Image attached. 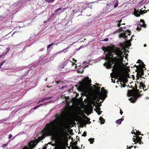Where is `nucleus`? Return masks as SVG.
Masks as SVG:
<instances>
[{"label":"nucleus","instance_id":"f257e3e1","mask_svg":"<svg viewBox=\"0 0 149 149\" xmlns=\"http://www.w3.org/2000/svg\"><path fill=\"white\" fill-rule=\"evenodd\" d=\"M114 52L115 54L117 56L115 58L117 64L114 69L115 71L114 73L116 77L119 78V81L121 82L122 80L121 74L123 68L121 63L123 62V58L124 56L123 55V52L120 50V48H116Z\"/></svg>","mask_w":149,"mask_h":149},{"label":"nucleus","instance_id":"f03ea898","mask_svg":"<svg viewBox=\"0 0 149 149\" xmlns=\"http://www.w3.org/2000/svg\"><path fill=\"white\" fill-rule=\"evenodd\" d=\"M76 97H75V121H78L81 124H83L86 123V124H90L91 122L90 121V119L87 117L85 116L84 120L81 116H77L76 112Z\"/></svg>","mask_w":149,"mask_h":149},{"label":"nucleus","instance_id":"7ed1b4c3","mask_svg":"<svg viewBox=\"0 0 149 149\" xmlns=\"http://www.w3.org/2000/svg\"><path fill=\"white\" fill-rule=\"evenodd\" d=\"M46 126L48 131L51 132H54L59 128V122L57 120L52 121L50 123L47 124Z\"/></svg>","mask_w":149,"mask_h":149},{"label":"nucleus","instance_id":"20e7f679","mask_svg":"<svg viewBox=\"0 0 149 149\" xmlns=\"http://www.w3.org/2000/svg\"><path fill=\"white\" fill-rule=\"evenodd\" d=\"M127 96L129 97L132 96L129 99L131 102L134 103L140 97V94L136 93L134 90H128L127 91Z\"/></svg>","mask_w":149,"mask_h":149},{"label":"nucleus","instance_id":"39448f33","mask_svg":"<svg viewBox=\"0 0 149 149\" xmlns=\"http://www.w3.org/2000/svg\"><path fill=\"white\" fill-rule=\"evenodd\" d=\"M91 83V79H89L88 77L84 78L81 82H80V84L83 88L84 91H86L85 89L88 87Z\"/></svg>","mask_w":149,"mask_h":149},{"label":"nucleus","instance_id":"423d86ee","mask_svg":"<svg viewBox=\"0 0 149 149\" xmlns=\"http://www.w3.org/2000/svg\"><path fill=\"white\" fill-rule=\"evenodd\" d=\"M139 65H139H135L134 66L137 69L136 70V72H137V77L142 78V76L144 74L143 68Z\"/></svg>","mask_w":149,"mask_h":149},{"label":"nucleus","instance_id":"0eeeda50","mask_svg":"<svg viewBox=\"0 0 149 149\" xmlns=\"http://www.w3.org/2000/svg\"><path fill=\"white\" fill-rule=\"evenodd\" d=\"M107 91H105V93L103 94H96L95 96L94 97L95 100L96 101H98V102H97V103L99 104V102L100 101V99L103 101L106 97L107 94Z\"/></svg>","mask_w":149,"mask_h":149},{"label":"nucleus","instance_id":"6e6552de","mask_svg":"<svg viewBox=\"0 0 149 149\" xmlns=\"http://www.w3.org/2000/svg\"><path fill=\"white\" fill-rule=\"evenodd\" d=\"M116 48H119L118 47H116L115 46H113L112 47H111V49L112 51L111 50H105L104 49H103V51H104L106 52H108V53H107L106 55V58H112L113 55V54H112V53H114V50H115V49Z\"/></svg>","mask_w":149,"mask_h":149},{"label":"nucleus","instance_id":"1a4fd4ad","mask_svg":"<svg viewBox=\"0 0 149 149\" xmlns=\"http://www.w3.org/2000/svg\"><path fill=\"white\" fill-rule=\"evenodd\" d=\"M74 98H73V102H71L70 103H67L66 105L67 108L70 110L71 111H73L74 112Z\"/></svg>","mask_w":149,"mask_h":149},{"label":"nucleus","instance_id":"9d476101","mask_svg":"<svg viewBox=\"0 0 149 149\" xmlns=\"http://www.w3.org/2000/svg\"><path fill=\"white\" fill-rule=\"evenodd\" d=\"M140 22L142 23H139L137 27L136 28V30L138 31H140L141 30L140 28L141 27H143L146 28L147 26L145 24L144 20L142 19H141L140 20Z\"/></svg>","mask_w":149,"mask_h":149},{"label":"nucleus","instance_id":"9b49d317","mask_svg":"<svg viewBox=\"0 0 149 149\" xmlns=\"http://www.w3.org/2000/svg\"><path fill=\"white\" fill-rule=\"evenodd\" d=\"M46 57V56H41V57H40L39 61V65L41 64H44L45 62L50 61V60L46 61V59L45 58Z\"/></svg>","mask_w":149,"mask_h":149},{"label":"nucleus","instance_id":"f8f14e48","mask_svg":"<svg viewBox=\"0 0 149 149\" xmlns=\"http://www.w3.org/2000/svg\"><path fill=\"white\" fill-rule=\"evenodd\" d=\"M106 59L108 61L107 64V65L111 67V65L113 63V61L112 60V58H106Z\"/></svg>","mask_w":149,"mask_h":149},{"label":"nucleus","instance_id":"ddd939ff","mask_svg":"<svg viewBox=\"0 0 149 149\" xmlns=\"http://www.w3.org/2000/svg\"><path fill=\"white\" fill-rule=\"evenodd\" d=\"M142 137L141 136L140 137L138 136H136V138L135 139L134 138H133V139L134 140V142H136V143H139V144H141V140L142 139Z\"/></svg>","mask_w":149,"mask_h":149},{"label":"nucleus","instance_id":"4468645a","mask_svg":"<svg viewBox=\"0 0 149 149\" xmlns=\"http://www.w3.org/2000/svg\"><path fill=\"white\" fill-rule=\"evenodd\" d=\"M141 10H136V8L134 9V11L133 12V14L136 17H140L141 15L140 14Z\"/></svg>","mask_w":149,"mask_h":149},{"label":"nucleus","instance_id":"2eb2a0df","mask_svg":"<svg viewBox=\"0 0 149 149\" xmlns=\"http://www.w3.org/2000/svg\"><path fill=\"white\" fill-rule=\"evenodd\" d=\"M36 144L35 143V142L33 141L30 142L28 144L29 147L31 148L35 147L36 146Z\"/></svg>","mask_w":149,"mask_h":149},{"label":"nucleus","instance_id":"dca6fc26","mask_svg":"<svg viewBox=\"0 0 149 149\" xmlns=\"http://www.w3.org/2000/svg\"><path fill=\"white\" fill-rule=\"evenodd\" d=\"M76 140L78 139L77 141H75V149H80V146L77 145V142L78 141H79V137L78 136H76Z\"/></svg>","mask_w":149,"mask_h":149},{"label":"nucleus","instance_id":"f3484780","mask_svg":"<svg viewBox=\"0 0 149 149\" xmlns=\"http://www.w3.org/2000/svg\"><path fill=\"white\" fill-rule=\"evenodd\" d=\"M53 102L52 101H50L49 102H46V103H44L43 104H40V105L37 106H36V107H35L34 108V109L35 110L37 108H38V107H40V106H43V105H47L49 103L51 102Z\"/></svg>","mask_w":149,"mask_h":149},{"label":"nucleus","instance_id":"a211bd4d","mask_svg":"<svg viewBox=\"0 0 149 149\" xmlns=\"http://www.w3.org/2000/svg\"><path fill=\"white\" fill-rule=\"evenodd\" d=\"M100 87H97L96 89V94H103V93H105V91H104L103 93H100Z\"/></svg>","mask_w":149,"mask_h":149},{"label":"nucleus","instance_id":"6ab92c4d","mask_svg":"<svg viewBox=\"0 0 149 149\" xmlns=\"http://www.w3.org/2000/svg\"><path fill=\"white\" fill-rule=\"evenodd\" d=\"M101 105V104H100V106H98L97 108V109L96 110V112L99 115H100L101 114V113L102 112V111H100V107Z\"/></svg>","mask_w":149,"mask_h":149},{"label":"nucleus","instance_id":"aec40b11","mask_svg":"<svg viewBox=\"0 0 149 149\" xmlns=\"http://www.w3.org/2000/svg\"><path fill=\"white\" fill-rule=\"evenodd\" d=\"M61 8H59L58 9H56L54 11L55 12V14L57 15L58 14H60L61 13L60 12V11L61 10Z\"/></svg>","mask_w":149,"mask_h":149},{"label":"nucleus","instance_id":"412c9836","mask_svg":"<svg viewBox=\"0 0 149 149\" xmlns=\"http://www.w3.org/2000/svg\"><path fill=\"white\" fill-rule=\"evenodd\" d=\"M10 49V47H8L7 48V51L6 52H3V53L0 56V57L1 56H3L4 55H6L8 53V52L9 51Z\"/></svg>","mask_w":149,"mask_h":149},{"label":"nucleus","instance_id":"4be33fe9","mask_svg":"<svg viewBox=\"0 0 149 149\" xmlns=\"http://www.w3.org/2000/svg\"><path fill=\"white\" fill-rule=\"evenodd\" d=\"M99 120L102 122V124H104V123L105 120L102 116H101L100 117Z\"/></svg>","mask_w":149,"mask_h":149},{"label":"nucleus","instance_id":"5701e85b","mask_svg":"<svg viewBox=\"0 0 149 149\" xmlns=\"http://www.w3.org/2000/svg\"><path fill=\"white\" fill-rule=\"evenodd\" d=\"M94 138H90L88 139V141H90V143L92 144L94 141Z\"/></svg>","mask_w":149,"mask_h":149},{"label":"nucleus","instance_id":"b1692460","mask_svg":"<svg viewBox=\"0 0 149 149\" xmlns=\"http://www.w3.org/2000/svg\"><path fill=\"white\" fill-rule=\"evenodd\" d=\"M122 122L121 120L120 119L116 120V123L119 125L121 124Z\"/></svg>","mask_w":149,"mask_h":149},{"label":"nucleus","instance_id":"393cba45","mask_svg":"<svg viewBox=\"0 0 149 149\" xmlns=\"http://www.w3.org/2000/svg\"><path fill=\"white\" fill-rule=\"evenodd\" d=\"M38 66V65H33V66H31V69L32 70H34L35 68H36L37 69L38 68H37V67Z\"/></svg>","mask_w":149,"mask_h":149},{"label":"nucleus","instance_id":"a878e982","mask_svg":"<svg viewBox=\"0 0 149 149\" xmlns=\"http://www.w3.org/2000/svg\"><path fill=\"white\" fill-rule=\"evenodd\" d=\"M146 12H147L146 10H141V12H140L141 15H142L144 13H145Z\"/></svg>","mask_w":149,"mask_h":149},{"label":"nucleus","instance_id":"bb28decb","mask_svg":"<svg viewBox=\"0 0 149 149\" xmlns=\"http://www.w3.org/2000/svg\"><path fill=\"white\" fill-rule=\"evenodd\" d=\"M123 30V28L122 27H120V28H119L116 31L115 33H116L117 32H119Z\"/></svg>","mask_w":149,"mask_h":149},{"label":"nucleus","instance_id":"cd10ccee","mask_svg":"<svg viewBox=\"0 0 149 149\" xmlns=\"http://www.w3.org/2000/svg\"><path fill=\"white\" fill-rule=\"evenodd\" d=\"M125 33H121V34H120V35H119V37L120 38H123V37L124 36H125Z\"/></svg>","mask_w":149,"mask_h":149},{"label":"nucleus","instance_id":"c85d7f7f","mask_svg":"<svg viewBox=\"0 0 149 149\" xmlns=\"http://www.w3.org/2000/svg\"><path fill=\"white\" fill-rule=\"evenodd\" d=\"M134 133L135 135H139L141 134L140 132L139 131L137 132V131H136L135 133L134 132Z\"/></svg>","mask_w":149,"mask_h":149},{"label":"nucleus","instance_id":"c756f323","mask_svg":"<svg viewBox=\"0 0 149 149\" xmlns=\"http://www.w3.org/2000/svg\"><path fill=\"white\" fill-rule=\"evenodd\" d=\"M141 65L140 66L143 67V68L145 66V65H144L143 63V62H142V61H141Z\"/></svg>","mask_w":149,"mask_h":149},{"label":"nucleus","instance_id":"7c9ffc66","mask_svg":"<svg viewBox=\"0 0 149 149\" xmlns=\"http://www.w3.org/2000/svg\"><path fill=\"white\" fill-rule=\"evenodd\" d=\"M55 0H46L47 2L48 3H52Z\"/></svg>","mask_w":149,"mask_h":149},{"label":"nucleus","instance_id":"2f4dec72","mask_svg":"<svg viewBox=\"0 0 149 149\" xmlns=\"http://www.w3.org/2000/svg\"><path fill=\"white\" fill-rule=\"evenodd\" d=\"M52 97H47L46 98H45V100H49L51 99L52 98Z\"/></svg>","mask_w":149,"mask_h":149},{"label":"nucleus","instance_id":"473e14b6","mask_svg":"<svg viewBox=\"0 0 149 149\" xmlns=\"http://www.w3.org/2000/svg\"><path fill=\"white\" fill-rule=\"evenodd\" d=\"M75 68H77L78 66H80V65H77V64L76 63L77 61V60H75Z\"/></svg>","mask_w":149,"mask_h":149},{"label":"nucleus","instance_id":"72a5a7b5","mask_svg":"<svg viewBox=\"0 0 149 149\" xmlns=\"http://www.w3.org/2000/svg\"><path fill=\"white\" fill-rule=\"evenodd\" d=\"M118 2L117 1V2L115 4L114 6V8H116L118 6Z\"/></svg>","mask_w":149,"mask_h":149},{"label":"nucleus","instance_id":"f704fd0d","mask_svg":"<svg viewBox=\"0 0 149 149\" xmlns=\"http://www.w3.org/2000/svg\"><path fill=\"white\" fill-rule=\"evenodd\" d=\"M86 134H87V133H86V132L85 131L83 133V134H82V136L85 137L86 136Z\"/></svg>","mask_w":149,"mask_h":149},{"label":"nucleus","instance_id":"c9c22d12","mask_svg":"<svg viewBox=\"0 0 149 149\" xmlns=\"http://www.w3.org/2000/svg\"><path fill=\"white\" fill-rule=\"evenodd\" d=\"M67 62L66 61H65L62 64V65H63V66H64V67L67 65Z\"/></svg>","mask_w":149,"mask_h":149},{"label":"nucleus","instance_id":"e433bc0d","mask_svg":"<svg viewBox=\"0 0 149 149\" xmlns=\"http://www.w3.org/2000/svg\"><path fill=\"white\" fill-rule=\"evenodd\" d=\"M66 9H67L66 8H63V9L61 8V9L60 11V12L61 13H62L63 11H64Z\"/></svg>","mask_w":149,"mask_h":149},{"label":"nucleus","instance_id":"4c0bfd02","mask_svg":"<svg viewBox=\"0 0 149 149\" xmlns=\"http://www.w3.org/2000/svg\"><path fill=\"white\" fill-rule=\"evenodd\" d=\"M144 85V84L142 82H141L140 83V87H141L143 88Z\"/></svg>","mask_w":149,"mask_h":149},{"label":"nucleus","instance_id":"58836bf2","mask_svg":"<svg viewBox=\"0 0 149 149\" xmlns=\"http://www.w3.org/2000/svg\"><path fill=\"white\" fill-rule=\"evenodd\" d=\"M54 44L53 43H52L49 45L47 46V49H48L49 47H50L51 46H52Z\"/></svg>","mask_w":149,"mask_h":149},{"label":"nucleus","instance_id":"ea45409f","mask_svg":"<svg viewBox=\"0 0 149 149\" xmlns=\"http://www.w3.org/2000/svg\"><path fill=\"white\" fill-rule=\"evenodd\" d=\"M89 110L91 111H93V107L91 106V107L89 108Z\"/></svg>","mask_w":149,"mask_h":149},{"label":"nucleus","instance_id":"a19ab883","mask_svg":"<svg viewBox=\"0 0 149 149\" xmlns=\"http://www.w3.org/2000/svg\"><path fill=\"white\" fill-rule=\"evenodd\" d=\"M5 62V61H4L3 62H1L0 63V68H1V66L3 65V63Z\"/></svg>","mask_w":149,"mask_h":149},{"label":"nucleus","instance_id":"79ce46f5","mask_svg":"<svg viewBox=\"0 0 149 149\" xmlns=\"http://www.w3.org/2000/svg\"><path fill=\"white\" fill-rule=\"evenodd\" d=\"M125 35L123 37V38L124 39H126V38L127 37V36L126 35V34L125 33Z\"/></svg>","mask_w":149,"mask_h":149},{"label":"nucleus","instance_id":"37998d69","mask_svg":"<svg viewBox=\"0 0 149 149\" xmlns=\"http://www.w3.org/2000/svg\"><path fill=\"white\" fill-rule=\"evenodd\" d=\"M108 40H109L108 38H105V39H104L102 41H107Z\"/></svg>","mask_w":149,"mask_h":149},{"label":"nucleus","instance_id":"c03bdc74","mask_svg":"<svg viewBox=\"0 0 149 149\" xmlns=\"http://www.w3.org/2000/svg\"><path fill=\"white\" fill-rule=\"evenodd\" d=\"M12 136H12V135L10 134V135H9L8 138L9 139H10L12 137Z\"/></svg>","mask_w":149,"mask_h":149},{"label":"nucleus","instance_id":"a18cd8bd","mask_svg":"<svg viewBox=\"0 0 149 149\" xmlns=\"http://www.w3.org/2000/svg\"><path fill=\"white\" fill-rule=\"evenodd\" d=\"M60 68H64V66H63V65H62V64H61L60 65Z\"/></svg>","mask_w":149,"mask_h":149},{"label":"nucleus","instance_id":"49530a36","mask_svg":"<svg viewBox=\"0 0 149 149\" xmlns=\"http://www.w3.org/2000/svg\"><path fill=\"white\" fill-rule=\"evenodd\" d=\"M146 86H145V85H144V86H143V89L144 90H146Z\"/></svg>","mask_w":149,"mask_h":149},{"label":"nucleus","instance_id":"de8ad7c7","mask_svg":"<svg viewBox=\"0 0 149 149\" xmlns=\"http://www.w3.org/2000/svg\"><path fill=\"white\" fill-rule=\"evenodd\" d=\"M141 61L140 60V59H139L138 61L136 63H141Z\"/></svg>","mask_w":149,"mask_h":149},{"label":"nucleus","instance_id":"09e8293b","mask_svg":"<svg viewBox=\"0 0 149 149\" xmlns=\"http://www.w3.org/2000/svg\"><path fill=\"white\" fill-rule=\"evenodd\" d=\"M121 24H122L120 23H118L117 24V26H118V27H120Z\"/></svg>","mask_w":149,"mask_h":149},{"label":"nucleus","instance_id":"8fccbe9b","mask_svg":"<svg viewBox=\"0 0 149 149\" xmlns=\"http://www.w3.org/2000/svg\"><path fill=\"white\" fill-rule=\"evenodd\" d=\"M70 63H71V65L72 66H73L74 65V63L70 62Z\"/></svg>","mask_w":149,"mask_h":149},{"label":"nucleus","instance_id":"3c124183","mask_svg":"<svg viewBox=\"0 0 149 149\" xmlns=\"http://www.w3.org/2000/svg\"><path fill=\"white\" fill-rule=\"evenodd\" d=\"M122 21V19H120V20L118 21V23H120V24H121V22ZM118 22V21H117V22Z\"/></svg>","mask_w":149,"mask_h":149},{"label":"nucleus","instance_id":"603ef678","mask_svg":"<svg viewBox=\"0 0 149 149\" xmlns=\"http://www.w3.org/2000/svg\"><path fill=\"white\" fill-rule=\"evenodd\" d=\"M123 113V111H122V110L121 109H120V114L121 115H122Z\"/></svg>","mask_w":149,"mask_h":149},{"label":"nucleus","instance_id":"864d4df0","mask_svg":"<svg viewBox=\"0 0 149 149\" xmlns=\"http://www.w3.org/2000/svg\"><path fill=\"white\" fill-rule=\"evenodd\" d=\"M84 71V70H82L81 72L79 71H77L78 73H82Z\"/></svg>","mask_w":149,"mask_h":149},{"label":"nucleus","instance_id":"5fc2aeb1","mask_svg":"<svg viewBox=\"0 0 149 149\" xmlns=\"http://www.w3.org/2000/svg\"><path fill=\"white\" fill-rule=\"evenodd\" d=\"M66 86H62L61 88V89H63L64 88H66Z\"/></svg>","mask_w":149,"mask_h":149},{"label":"nucleus","instance_id":"6e6d98bb","mask_svg":"<svg viewBox=\"0 0 149 149\" xmlns=\"http://www.w3.org/2000/svg\"><path fill=\"white\" fill-rule=\"evenodd\" d=\"M126 86V84H124L122 85V87H125Z\"/></svg>","mask_w":149,"mask_h":149},{"label":"nucleus","instance_id":"4d7b16f0","mask_svg":"<svg viewBox=\"0 0 149 149\" xmlns=\"http://www.w3.org/2000/svg\"><path fill=\"white\" fill-rule=\"evenodd\" d=\"M124 117V116H123L121 118V119H120V120H121V121H123V120L124 119L123 118Z\"/></svg>","mask_w":149,"mask_h":149},{"label":"nucleus","instance_id":"13d9d810","mask_svg":"<svg viewBox=\"0 0 149 149\" xmlns=\"http://www.w3.org/2000/svg\"><path fill=\"white\" fill-rule=\"evenodd\" d=\"M131 33V32L130 31H129L128 32L127 34L129 36H130Z\"/></svg>","mask_w":149,"mask_h":149},{"label":"nucleus","instance_id":"bf43d9fd","mask_svg":"<svg viewBox=\"0 0 149 149\" xmlns=\"http://www.w3.org/2000/svg\"><path fill=\"white\" fill-rule=\"evenodd\" d=\"M45 100V98H43L42 100H41L42 102H43Z\"/></svg>","mask_w":149,"mask_h":149},{"label":"nucleus","instance_id":"052dcab7","mask_svg":"<svg viewBox=\"0 0 149 149\" xmlns=\"http://www.w3.org/2000/svg\"><path fill=\"white\" fill-rule=\"evenodd\" d=\"M42 102V101H41V100H39L38 101V103H40V102Z\"/></svg>","mask_w":149,"mask_h":149},{"label":"nucleus","instance_id":"680f3d73","mask_svg":"<svg viewBox=\"0 0 149 149\" xmlns=\"http://www.w3.org/2000/svg\"><path fill=\"white\" fill-rule=\"evenodd\" d=\"M43 50H44L43 48H42L40 50V51H43Z\"/></svg>","mask_w":149,"mask_h":149},{"label":"nucleus","instance_id":"e2e57ef3","mask_svg":"<svg viewBox=\"0 0 149 149\" xmlns=\"http://www.w3.org/2000/svg\"><path fill=\"white\" fill-rule=\"evenodd\" d=\"M63 52V51H61V52H57L56 54H54V55H56V54H58V53H60V52Z\"/></svg>","mask_w":149,"mask_h":149},{"label":"nucleus","instance_id":"0e129e2a","mask_svg":"<svg viewBox=\"0 0 149 149\" xmlns=\"http://www.w3.org/2000/svg\"><path fill=\"white\" fill-rule=\"evenodd\" d=\"M7 144H8V143L6 144H4L3 145V146H7Z\"/></svg>","mask_w":149,"mask_h":149},{"label":"nucleus","instance_id":"69168bd1","mask_svg":"<svg viewBox=\"0 0 149 149\" xmlns=\"http://www.w3.org/2000/svg\"><path fill=\"white\" fill-rule=\"evenodd\" d=\"M41 138V137H39V139L40 141L42 139H40Z\"/></svg>","mask_w":149,"mask_h":149},{"label":"nucleus","instance_id":"338daca9","mask_svg":"<svg viewBox=\"0 0 149 149\" xmlns=\"http://www.w3.org/2000/svg\"><path fill=\"white\" fill-rule=\"evenodd\" d=\"M102 90H104V91H105V90H104V87H102Z\"/></svg>","mask_w":149,"mask_h":149},{"label":"nucleus","instance_id":"774afa93","mask_svg":"<svg viewBox=\"0 0 149 149\" xmlns=\"http://www.w3.org/2000/svg\"><path fill=\"white\" fill-rule=\"evenodd\" d=\"M146 46H147V45H146V44H145L144 45V47H146Z\"/></svg>","mask_w":149,"mask_h":149}]
</instances>
